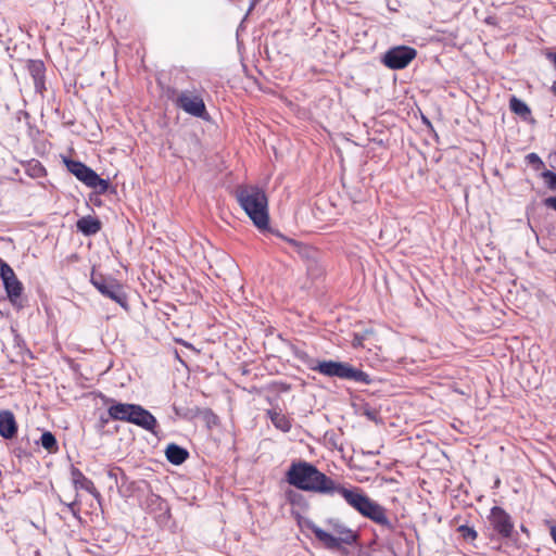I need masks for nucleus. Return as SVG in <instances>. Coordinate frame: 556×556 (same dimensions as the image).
<instances>
[{
  "label": "nucleus",
  "mask_w": 556,
  "mask_h": 556,
  "mask_svg": "<svg viewBox=\"0 0 556 556\" xmlns=\"http://www.w3.org/2000/svg\"><path fill=\"white\" fill-rule=\"evenodd\" d=\"M286 478L289 484L302 491L328 496L339 494L358 514L379 525L382 531L393 532L396 528V519L389 518L388 510L368 497L359 488H345L321 472L312 463L293 462Z\"/></svg>",
  "instance_id": "obj_1"
},
{
  "label": "nucleus",
  "mask_w": 556,
  "mask_h": 556,
  "mask_svg": "<svg viewBox=\"0 0 556 556\" xmlns=\"http://www.w3.org/2000/svg\"><path fill=\"white\" fill-rule=\"evenodd\" d=\"M236 198L255 227L268 229V201L264 190L256 186H242L236 190Z\"/></svg>",
  "instance_id": "obj_2"
},
{
  "label": "nucleus",
  "mask_w": 556,
  "mask_h": 556,
  "mask_svg": "<svg viewBox=\"0 0 556 556\" xmlns=\"http://www.w3.org/2000/svg\"><path fill=\"white\" fill-rule=\"evenodd\" d=\"M332 533L323 530L312 521L307 522V528L314 533L315 538L328 549H340L342 544L352 545L357 540L355 531L348 528L339 520L330 519Z\"/></svg>",
  "instance_id": "obj_3"
},
{
  "label": "nucleus",
  "mask_w": 556,
  "mask_h": 556,
  "mask_svg": "<svg viewBox=\"0 0 556 556\" xmlns=\"http://www.w3.org/2000/svg\"><path fill=\"white\" fill-rule=\"evenodd\" d=\"M309 368L327 377H336L366 386L372 382L371 377L367 372L344 362L319 361L315 365H312Z\"/></svg>",
  "instance_id": "obj_4"
},
{
  "label": "nucleus",
  "mask_w": 556,
  "mask_h": 556,
  "mask_svg": "<svg viewBox=\"0 0 556 556\" xmlns=\"http://www.w3.org/2000/svg\"><path fill=\"white\" fill-rule=\"evenodd\" d=\"M90 281L102 295L116 302L123 308H128L127 295L124 288L115 279L92 274Z\"/></svg>",
  "instance_id": "obj_5"
},
{
  "label": "nucleus",
  "mask_w": 556,
  "mask_h": 556,
  "mask_svg": "<svg viewBox=\"0 0 556 556\" xmlns=\"http://www.w3.org/2000/svg\"><path fill=\"white\" fill-rule=\"evenodd\" d=\"M0 277L10 303L13 306L22 307L23 283L16 277L13 268L3 260H0Z\"/></svg>",
  "instance_id": "obj_6"
},
{
  "label": "nucleus",
  "mask_w": 556,
  "mask_h": 556,
  "mask_svg": "<svg viewBox=\"0 0 556 556\" xmlns=\"http://www.w3.org/2000/svg\"><path fill=\"white\" fill-rule=\"evenodd\" d=\"M416 50L408 46H397L389 49L382 56V63L391 70L405 68L415 58Z\"/></svg>",
  "instance_id": "obj_7"
},
{
  "label": "nucleus",
  "mask_w": 556,
  "mask_h": 556,
  "mask_svg": "<svg viewBox=\"0 0 556 556\" xmlns=\"http://www.w3.org/2000/svg\"><path fill=\"white\" fill-rule=\"evenodd\" d=\"M490 522L493 529L504 539L511 536L514 531V522L508 513L502 507L494 506L490 513Z\"/></svg>",
  "instance_id": "obj_8"
},
{
  "label": "nucleus",
  "mask_w": 556,
  "mask_h": 556,
  "mask_svg": "<svg viewBox=\"0 0 556 556\" xmlns=\"http://www.w3.org/2000/svg\"><path fill=\"white\" fill-rule=\"evenodd\" d=\"M177 105L195 117L203 118L207 114L204 101L199 96H192L184 92L177 98Z\"/></svg>",
  "instance_id": "obj_9"
},
{
  "label": "nucleus",
  "mask_w": 556,
  "mask_h": 556,
  "mask_svg": "<svg viewBox=\"0 0 556 556\" xmlns=\"http://www.w3.org/2000/svg\"><path fill=\"white\" fill-rule=\"evenodd\" d=\"M104 404H110L108 413L113 420L130 422L134 404L116 402L115 400L101 395Z\"/></svg>",
  "instance_id": "obj_10"
},
{
  "label": "nucleus",
  "mask_w": 556,
  "mask_h": 556,
  "mask_svg": "<svg viewBox=\"0 0 556 556\" xmlns=\"http://www.w3.org/2000/svg\"><path fill=\"white\" fill-rule=\"evenodd\" d=\"M130 424H134L147 431L156 434L157 420L156 418L141 405L134 404V410L130 419Z\"/></svg>",
  "instance_id": "obj_11"
},
{
  "label": "nucleus",
  "mask_w": 556,
  "mask_h": 556,
  "mask_svg": "<svg viewBox=\"0 0 556 556\" xmlns=\"http://www.w3.org/2000/svg\"><path fill=\"white\" fill-rule=\"evenodd\" d=\"M67 170L87 187L94 179L96 172L80 161L65 160Z\"/></svg>",
  "instance_id": "obj_12"
},
{
  "label": "nucleus",
  "mask_w": 556,
  "mask_h": 556,
  "mask_svg": "<svg viewBox=\"0 0 556 556\" xmlns=\"http://www.w3.org/2000/svg\"><path fill=\"white\" fill-rule=\"evenodd\" d=\"M27 71L34 80V87L36 92L42 93L46 89L45 86V73L46 66L41 60H28Z\"/></svg>",
  "instance_id": "obj_13"
},
{
  "label": "nucleus",
  "mask_w": 556,
  "mask_h": 556,
  "mask_svg": "<svg viewBox=\"0 0 556 556\" xmlns=\"http://www.w3.org/2000/svg\"><path fill=\"white\" fill-rule=\"evenodd\" d=\"M17 422L11 410H0V435L5 440L13 439L17 433Z\"/></svg>",
  "instance_id": "obj_14"
},
{
  "label": "nucleus",
  "mask_w": 556,
  "mask_h": 556,
  "mask_svg": "<svg viewBox=\"0 0 556 556\" xmlns=\"http://www.w3.org/2000/svg\"><path fill=\"white\" fill-rule=\"evenodd\" d=\"M71 476L76 490H85L93 497L100 498V492L96 489L93 482L87 478L78 468L73 466L71 469Z\"/></svg>",
  "instance_id": "obj_15"
},
{
  "label": "nucleus",
  "mask_w": 556,
  "mask_h": 556,
  "mask_svg": "<svg viewBox=\"0 0 556 556\" xmlns=\"http://www.w3.org/2000/svg\"><path fill=\"white\" fill-rule=\"evenodd\" d=\"M76 228L84 236H93L101 230V222L93 216H84L76 223Z\"/></svg>",
  "instance_id": "obj_16"
},
{
  "label": "nucleus",
  "mask_w": 556,
  "mask_h": 556,
  "mask_svg": "<svg viewBox=\"0 0 556 556\" xmlns=\"http://www.w3.org/2000/svg\"><path fill=\"white\" fill-rule=\"evenodd\" d=\"M165 456L170 464L179 466L187 460L189 452L176 443H169L165 448Z\"/></svg>",
  "instance_id": "obj_17"
},
{
  "label": "nucleus",
  "mask_w": 556,
  "mask_h": 556,
  "mask_svg": "<svg viewBox=\"0 0 556 556\" xmlns=\"http://www.w3.org/2000/svg\"><path fill=\"white\" fill-rule=\"evenodd\" d=\"M509 109L513 113L527 119L531 115V110L528 104L516 96H511L509 100Z\"/></svg>",
  "instance_id": "obj_18"
},
{
  "label": "nucleus",
  "mask_w": 556,
  "mask_h": 556,
  "mask_svg": "<svg viewBox=\"0 0 556 556\" xmlns=\"http://www.w3.org/2000/svg\"><path fill=\"white\" fill-rule=\"evenodd\" d=\"M267 415L270 419V421L273 422V425L281 430L282 432H289L290 429H291V422L289 420V418H287L283 414H281L280 412H277V410H268L267 412Z\"/></svg>",
  "instance_id": "obj_19"
},
{
  "label": "nucleus",
  "mask_w": 556,
  "mask_h": 556,
  "mask_svg": "<svg viewBox=\"0 0 556 556\" xmlns=\"http://www.w3.org/2000/svg\"><path fill=\"white\" fill-rule=\"evenodd\" d=\"M277 235L279 236L278 232H277ZM280 237L282 239H285L301 257L313 258L315 251L311 247L305 245L294 239H287V238L282 237L281 235H280Z\"/></svg>",
  "instance_id": "obj_20"
},
{
  "label": "nucleus",
  "mask_w": 556,
  "mask_h": 556,
  "mask_svg": "<svg viewBox=\"0 0 556 556\" xmlns=\"http://www.w3.org/2000/svg\"><path fill=\"white\" fill-rule=\"evenodd\" d=\"M41 446L50 453L58 451V441L55 435L50 431H45L40 437Z\"/></svg>",
  "instance_id": "obj_21"
},
{
  "label": "nucleus",
  "mask_w": 556,
  "mask_h": 556,
  "mask_svg": "<svg viewBox=\"0 0 556 556\" xmlns=\"http://www.w3.org/2000/svg\"><path fill=\"white\" fill-rule=\"evenodd\" d=\"M89 188L96 189L97 193L102 194L105 193L110 187V182L105 179L100 178V176L96 173L94 179H92L88 186Z\"/></svg>",
  "instance_id": "obj_22"
},
{
  "label": "nucleus",
  "mask_w": 556,
  "mask_h": 556,
  "mask_svg": "<svg viewBox=\"0 0 556 556\" xmlns=\"http://www.w3.org/2000/svg\"><path fill=\"white\" fill-rule=\"evenodd\" d=\"M457 531L460 533L462 538L466 541H473L477 539V531L469 526L463 525L457 528Z\"/></svg>",
  "instance_id": "obj_23"
},
{
  "label": "nucleus",
  "mask_w": 556,
  "mask_h": 556,
  "mask_svg": "<svg viewBox=\"0 0 556 556\" xmlns=\"http://www.w3.org/2000/svg\"><path fill=\"white\" fill-rule=\"evenodd\" d=\"M541 177L549 190L556 191V174L554 172L546 169L542 172Z\"/></svg>",
  "instance_id": "obj_24"
},
{
  "label": "nucleus",
  "mask_w": 556,
  "mask_h": 556,
  "mask_svg": "<svg viewBox=\"0 0 556 556\" xmlns=\"http://www.w3.org/2000/svg\"><path fill=\"white\" fill-rule=\"evenodd\" d=\"M526 161H527V163H528L529 165L533 166V168H534L535 170H539V169H541L542 167H544V163H543V161H542V160H541V157H540L536 153H534V152L527 154V156H526Z\"/></svg>",
  "instance_id": "obj_25"
},
{
  "label": "nucleus",
  "mask_w": 556,
  "mask_h": 556,
  "mask_svg": "<svg viewBox=\"0 0 556 556\" xmlns=\"http://www.w3.org/2000/svg\"><path fill=\"white\" fill-rule=\"evenodd\" d=\"M110 419H112V418L110 417L109 414L108 415H101L99 420H98V422H97V429L99 431H102L105 428V426L108 425V422L110 421Z\"/></svg>",
  "instance_id": "obj_26"
},
{
  "label": "nucleus",
  "mask_w": 556,
  "mask_h": 556,
  "mask_svg": "<svg viewBox=\"0 0 556 556\" xmlns=\"http://www.w3.org/2000/svg\"><path fill=\"white\" fill-rule=\"evenodd\" d=\"M543 203L546 207L556 211V197L546 198L544 199Z\"/></svg>",
  "instance_id": "obj_27"
},
{
  "label": "nucleus",
  "mask_w": 556,
  "mask_h": 556,
  "mask_svg": "<svg viewBox=\"0 0 556 556\" xmlns=\"http://www.w3.org/2000/svg\"><path fill=\"white\" fill-rule=\"evenodd\" d=\"M363 340H364V336H361V334H355L354 338H353V346L354 348H357V346H362L363 345Z\"/></svg>",
  "instance_id": "obj_28"
},
{
  "label": "nucleus",
  "mask_w": 556,
  "mask_h": 556,
  "mask_svg": "<svg viewBox=\"0 0 556 556\" xmlns=\"http://www.w3.org/2000/svg\"><path fill=\"white\" fill-rule=\"evenodd\" d=\"M364 414L368 417V419L376 421L377 412L375 409H366Z\"/></svg>",
  "instance_id": "obj_29"
},
{
  "label": "nucleus",
  "mask_w": 556,
  "mask_h": 556,
  "mask_svg": "<svg viewBox=\"0 0 556 556\" xmlns=\"http://www.w3.org/2000/svg\"><path fill=\"white\" fill-rule=\"evenodd\" d=\"M68 510L73 514V516H75L76 518H79L78 516V509H76V503H71V504H67L66 505Z\"/></svg>",
  "instance_id": "obj_30"
},
{
  "label": "nucleus",
  "mask_w": 556,
  "mask_h": 556,
  "mask_svg": "<svg viewBox=\"0 0 556 556\" xmlns=\"http://www.w3.org/2000/svg\"><path fill=\"white\" fill-rule=\"evenodd\" d=\"M549 533L554 543L556 544V525L549 526Z\"/></svg>",
  "instance_id": "obj_31"
},
{
  "label": "nucleus",
  "mask_w": 556,
  "mask_h": 556,
  "mask_svg": "<svg viewBox=\"0 0 556 556\" xmlns=\"http://www.w3.org/2000/svg\"><path fill=\"white\" fill-rule=\"evenodd\" d=\"M551 90L554 93V96H556V81L553 84Z\"/></svg>",
  "instance_id": "obj_32"
}]
</instances>
